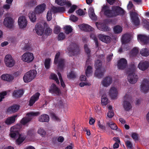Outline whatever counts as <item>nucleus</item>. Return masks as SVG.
<instances>
[{
  "label": "nucleus",
  "mask_w": 149,
  "mask_h": 149,
  "mask_svg": "<svg viewBox=\"0 0 149 149\" xmlns=\"http://www.w3.org/2000/svg\"><path fill=\"white\" fill-rule=\"evenodd\" d=\"M139 52V49L137 47L134 48L130 53V56H132L136 55Z\"/></svg>",
  "instance_id": "obj_46"
},
{
  "label": "nucleus",
  "mask_w": 149,
  "mask_h": 149,
  "mask_svg": "<svg viewBox=\"0 0 149 149\" xmlns=\"http://www.w3.org/2000/svg\"><path fill=\"white\" fill-rule=\"evenodd\" d=\"M49 92L52 94L58 95L60 93V91L56 85L52 84L50 86L49 89Z\"/></svg>",
  "instance_id": "obj_18"
},
{
  "label": "nucleus",
  "mask_w": 149,
  "mask_h": 149,
  "mask_svg": "<svg viewBox=\"0 0 149 149\" xmlns=\"http://www.w3.org/2000/svg\"><path fill=\"white\" fill-rule=\"evenodd\" d=\"M77 6L75 5L72 6L69 9L68 11V13H72L75 10Z\"/></svg>",
  "instance_id": "obj_64"
},
{
  "label": "nucleus",
  "mask_w": 149,
  "mask_h": 149,
  "mask_svg": "<svg viewBox=\"0 0 149 149\" xmlns=\"http://www.w3.org/2000/svg\"><path fill=\"white\" fill-rule=\"evenodd\" d=\"M135 11L134 10V11H130V15L132 22L137 26L139 24V22L137 16V14Z\"/></svg>",
  "instance_id": "obj_14"
},
{
  "label": "nucleus",
  "mask_w": 149,
  "mask_h": 149,
  "mask_svg": "<svg viewBox=\"0 0 149 149\" xmlns=\"http://www.w3.org/2000/svg\"><path fill=\"white\" fill-rule=\"evenodd\" d=\"M96 25L98 29L102 31H107L109 29L104 23L97 22L96 23Z\"/></svg>",
  "instance_id": "obj_25"
},
{
  "label": "nucleus",
  "mask_w": 149,
  "mask_h": 149,
  "mask_svg": "<svg viewBox=\"0 0 149 149\" xmlns=\"http://www.w3.org/2000/svg\"><path fill=\"white\" fill-rule=\"evenodd\" d=\"M140 52L141 55L143 56H147L149 55V50L146 48L142 49L141 50Z\"/></svg>",
  "instance_id": "obj_44"
},
{
  "label": "nucleus",
  "mask_w": 149,
  "mask_h": 149,
  "mask_svg": "<svg viewBox=\"0 0 149 149\" xmlns=\"http://www.w3.org/2000/svg\"><path fill=\"white\" fill-rule=\"evenodd\" d=\"M38 120L42 122H48L49 120V116L46 114H43L40 116L38 118Z\"/></svg>",
  "instance_id": "obj_34"
},
{
  "label": "nucleus",
  "mask_w": 149,
  "mask_h": 149,
  "mask_svg": "<svg viewBox=\"0 0 149 149\" xmlns=\"http://www.w3.org/2000/svg\"><path fill=\"white\" fill-rule=\"evenodd\" d=\"M91 38L92 39H93L94 40V41L95 42L96 46L98 47V44L97 42V39L95 37V35L93 34H92L91 35Z\"/></svg>",
  "instance_id": "obj_54"
},
{
  "label": "nucleus",
  "mask_w": 149,
  "mask_h": 149,
  "mask_svg": "<svg viewBox=\"0 0 149 149\" xmlns=\"http://www.w3.org/2000/svg\"><path fill=\"white\" fill-rule=\"evenodd\" d=\"M70 19L73 22H75L77 20L78 18L74 15H71L70 17Z\"/></svg>",
  "instance_id": "obj_61"
},
{
  "label": "nucleus",
  "mask_w": 149,
  "mask_h": 149,
  "mask_svg": "<svg viewBox=\"0 0 149 149\" xmlns=\"http://www.w3.org/2000/svg\"><path fill=\"white\" fill-rule=\"evenodd\" d=\"M98 37L100 40L107 43H109L111 40L110 37L108 36L100 34L98 35Z\"/></svg>",
  "instance_id": "obj_27"
},
{
  "label": "nucleus",
  "mask_w": 149,
  "mask_h": 149,
  "mask_svg": "<svg viewBox=\"0 0 149 149\" xmlns=\"http://www.w3.org/2000/svg\"><path fill=\"white\" fill-rule=\"evenodd\" d=\"M34 58L33 54L29 52L24 53L21 57V60L22 61L28 63L32 62Z\"/></svg>",
  "instance_id": "obj_6"
},
{
  "label": "nucleus",
  "mask_w": 149,
  "mask_h": 149,
  "mask_svg": "<svg viewBox=\"0 0 149 149\" xmlns=\"http://www.w3.org/2000/svg\"><path fill=\"white\" fill-rule=\"evenodd\" d=\"M46 8V4L45 3H42L37 6L35 8V11L37 14H40L43 13Z\"/></svg>",
  "instance_id": "obj_20"
},
{
  "label": "nucleus",
  "mask_w": 149,
  "mask_h": 149,
  "mask_svg": "<svg viewBox=\"0 0 149 149\" xmlns=\"http://www.w3.org/2000/svg\"><path fill=\"white\" fill-rule=\"evenodd\" d=\"M130 36L129 34H126L123 35L121 38V41L123 43V46L124 47L125 45L123 44L128 42L130 40ZM126 45H125V47H126Z\"/></svg>",
  "instance_id": "obj_31"
},
{
  "label": "nucleus",
  "mask_w": 149,
  "mask_h": 149,
  "mask_svg": "<svg viewBox=\"0 0 149 149\" xmlns=\"http://www.w3.org/2000/svg\"><path fill=\"white\" fill-rule=\"evenodd\" d=\"M4 62L6 66L8 68H12L15 64V61L12 56L9 54L6 55L4 59Z\"/></svg>",
  "instance_id": "obj_7"
},
{
  "label": "nucleus",
  "mask_w": 149,
  "mask_h": 149,
  "mask_svg": "<svg viewBox=\"0 0 149 149\" xmlns=\"http://www.w3.org/2000/svg\"><path fill=\"white\" fill-rule=\"evenodd\" d=\"M40 95V94L39 93H37L32 96L29 100V105L30 106H32L38 100Z\"/></svg>",
  "instance_id": "obj_24"
},
{
  "label": "nucleus",
  "mask_w": 149,
  "mask_h": 149,
  "mask_svg": "<svg viewBox=\"0 0 149 149\" xmlns=\"http://www.w3.org/2000/svg\"><path fill=\"white\" fill-rule=\"evenodd\" d=\"M118 93V90L116 86H112L110 87L109 92V95L111 99L113 100L117 99Z\"/></svg>",
  "instance_id": "obj_10"
},
{
  "label": "nucleus",
  "mask_w": 149,
  "mask_h": 149,
  "mask_svg": "<svg viewBox=\"0 0 149 149\" xmlns=\"http://www.w3.org/2000/svg\"><path fill=\"white\" fill-rule=\"evenodd\" d=\"M35 30L36 33L39 36H42L44 33V29L40 23H38L36 25Z\"/></svg>",
  "instance_id": "obj_23"
},
{
  "label": "nucleus",
  "mask_w": 149,
  "mask_h": 149,
  "mask_svg": "<svg viewBox=\"0 0 149 149\" xmlns=\"http://www.w3.org/2000/svg\"><path fill=\"white\" fill-rule=\"evenodd\" d=\"M107 125H108L113 130H117V131L121 132V130L119 129H118V127L115 123L113 122H110L107 123Z\"/></svg>",
  "instance_id": "obj_40"
},
{
  "label": "nucleus",
  "mask_w": 149,
  "mask_h": 149,
  "mask_svg": "<svg viewBox=\"0 0 149 149\" xmlns=\"http://www.w3.org/2000/svg\"><path fill=\"white\" fill-rule=\"evenodd\" d=\"M17 115H15L7 118L5 121V123L7 125H11L15 121Z\"/></svg>",
  "instance_id": "obj_28"
},
{
  "label": "nucleus",
  "mask_w": 149,
  "mask_h": 149,
  "mask_svg": "<svg viewBox=\"0 0 149 149\" xmlns=\"http://www.w3.org/2000/svg\"><path fill=\"white\" fill-rule=\"evenodd\" d=\"M28 41H26V45L24 47V49L25 50H31L32 48L31 44L30 43H27Z\"/></svg>",
  "instance_id": "obj_47"
},
{
  "label": "nucleus",
  "mask_w": 149,
  "mask_h": 149,
  "mask_svg": "<svg viewBox=\"0 0 149 149\" xmlns=\"http://www.w3.org/2000/svg\"><path fill=\"white\" fill-rule=\"evenodd\" d=\"M39 114L38 112H31L26 114L27 117L23 118L20 121L22 124H17L11 127L10 130V136L12 138H14L16 134L22 127V125H25L30 121L33 116H37Z\"/></svg>",
  "instance_id": "obj_1"
},
{
  "label": "nucleus",
  "mask_w": 149,
  "mask_h": 149,
  "mask_svg": "<svg viewBox=\"0 0 149 149\" xmlns=\"http://www.w3.org/2000/svg\"><path fill=\"white\" fill-rule=\"evenodd\" d=\"M127 64V62L126 59L122 58L118 61L117 65L119 69H123L126 68Z\"/></svg>",
  "instance_id": "obj_21"
},
{
  "label": "nucleus",
  "mask_w": 149,
  "mask_h": 149,
  "mask_svg": "<svg viewBox=\"0 0 149 149\" xmlns=\"http://www.w3.org/2000/svg\"><path fill=\"white\" fill-rule=\"evenodd\" d=\"M18 24L20 29H26L28 24L26 17L23 16L19 17L18 19Z\"/></svg>",
  "instance_id": "obj_9"
},
{
  "label": "nucleus",
  "mask_w": 149,
  "mask_h": 149,
  "mask_svg": "<svg viewBox=\"0 0 149 149\" xmlns=\"http://www.w3.org/2000/svg\"><path fill=\"white\" fill-rule=\"evenodd\" d=\"M67 76L68 79H72L75 77L76 75L73 71L68 70L67 72Z\"/></svg>",
  "instance_id": "obj_43"
},
{
  "label": "nucleus",
  "mask_w": 149,
  "mask_h": 149,
  "mask_svg": "<svg viewBox=\"0 0 149 149\" xmlns=\"http://www.w3.org/2000/svg\"><path fill=\"white\" fill-rule=\"evenodd\" d=\"M132 137L135 140H137L138 139V135L136 133H133L131 135Z\"/></svg>",
  "instance_id": "obj_62"
},
{
  "label": "nucleus",
  "mask_w": 149,
  "mask_h": 149,
  "mask_svg": "<svg viewBox=\"0 0 149 149\" xmlns=\"http://www.w3.org/2000/svg\"><path fill=\"white\" fill-rule=\"evenodd\" d=\"M37 133L42 137H44L46 134V132L44 129L42 127L39 128L37 132Z\"/></svg>",
  "instance_id": "obj_41"
},
{
  "label": "nucleus",
  "mask_w": 149,
  "mask_h": 149,
  "mask_svg": "<svg viewBox=\"0 0 149 149\" xmlns=\"http://www.w3.org/2000/svg\"><path fill=\"white\" fill-rule=\"evenodd\" d=\"M60 28L58 26H55L54 31V33L56 34H58L60 31Z\"/></svg>",
  "instance_id": "obj_58"
},
{
  "label": "nucleus",
  "mask_w": 149,
  "mask_h": 149,
  "mask_svg": "<svg viewBox=\"0 0 149 149\" xmlns=\"http://www.w3.org/2000/svg\"><path fill=\"white\" fill-rule=\"evenodd\" d=\"M79 26L81 30L85 31H93L94 29L91 26L86 24H82L79 25Z\"/></svg>",
  "instance_id": "obj_33"
},
{
  "label": "nucleus",
  "mask_w": 149,
  "mask_h": 149,
  "mask_svg": "<svg viewBox=\"0 0 149 149\" xmlns=\"http://www.w3.org/2000/svg\"><path fill=\"white\" fill-rule=\"evenodd\" d=\"M122 27L119 25L116 26L113 28V31L115 33H120L122 32Z\"/></svg>",
  "instance_id": "obj_42"
},
{
  "label": "nucleus",
  "mask_w": 149,
  "mask_h": 149,
  "mask_svg": "<svg viewBox=\"0 0 149 149\" xmlns=\"http://www.w3.org/2000/svg\"><path fill=\"white\" fill-rule=\"evenodd\" d=\"M130 98V96L127 94H126L124 98V101L123 102V107L126 111H129L132 108V106L130 103L128 101Z\"/></svg>",
  "instance_id": "obj_12"
},
{
  "label": "nucleus",
  "mask_w": 149,
  "mask_h": 149,
  "mask_svg": "<svg viewBox=\"0 0 149 149\" xmlns=\"http://www.w3.org/2000/svg\"><path fill=\"white\" fill-rule=\"evenodd\" d=\"M138 41L142 45L146 44L149 41V38L145 35H139L138 36Z\"/></svg>",
  "instance_id": "obj_19"
},
{
  "label": "nucleus",
  "mask_w": 149,
  "mask_h": 149,
  "mask_svg": "<svg viewBox=\"0 0 149 149\" xmlns=\"http://www.w3.org/2000/svg\"><path fill=\"white\" fill-rule=\"evenodd\" d=\"M60 53L59 52H58L55 55L54 64L57 65L58 69L61 70H62L64 67V60L60 57Z\"/></svg>",
  "instance_id": "obj_5"
},
{
  "label": "nucleus",
  "mask_w": 149,
  "mask_h": 149,
  "mask_svg": "<svg viewBox=\"0 0 149 149\" xmlns=\"http://www.w3.org/2000/svg\"><path fill=\"white\" fill-rule=\"evenodd\" d=\"M52 10L55 13L63 12L65 11V8L64 7H54Z\"/></svg>",
  "instance_id": "obj_38"
},
{
  "label": "nucleus",
  "mask_w": 149,
  "mask_h": 149,
  "mask_svg": "<svg viewBox=\"0 0 149 149\" xmlns=\"http://www.w3.org/2000/svg\"><path fill=\"white\" fill-rule=\"evenodd\" d=\"M52 31V29L49 27L46 28L45 31V34L47 35L51 34Z\"/></svg>",
  "instance_id": "obj_57"
},
{
  "label": "nucleus",
  "mask_w": 149,
  "mask_h": 149,
  "mask_svg": "<svg viewBox=\"0 0 149 149\" xmlns=\"http://www.w3.org/2000/svg\"><path fill=\"white\" fill-rule=\"evenodd\" d=\"M65 37V35L62 33H60L58 35V39L59 40H63Z\"/></svg>",
  "instance_id": "obj_55"
},
{
  "label": "nucleus",
  "mask_w": 149,
  "mask_h": 149,
  "mask_svg": "<svg viewBox=\"0 0 149 149\" xmlns=\"http://www.w3.org/2000/svg\"><path fill=\"white\" fill-rule=\"evenodd\" d=\"M34 132L32 130H29L27 132V135L29 137H33V136Z\"/></svg>",
  "instance_id": "obj_63"
},
{
  "label": "nucleus",
  "mask_w": 149,
  "mask_h": 149,
  "mask_svg": "<svg viewBox=\"0 0 149 149\" xmlns=\"http://www.w3.org/2000/svg\"><path fill=\"white\" fill-rule=\"evenodd\" d=\"M111 9L112 10H110L108 6L104 5L102 7L100 13H103L106 16L109 17L122 15L124 13V10L119 6H113Z\"/></svg>",
  "instance_id": "obj_2"
},
{
  "label": "nucleus",
  "mask_w": 149,
  "mask_h": 149,
  "mask_svg": "<svg viewBox=\"0 0 149 149\" xmlns=\"http://www.w3.org/2000/svg\"><path fill=\"white\" fill-rule=\"evenodd\" d=\"M7 94V92L6 91L0 93V102L2 101V99L4 98Z\"/></svg>",
  "instance_id": "obj_56"
},
{
  "label": "nucleus",
  "mask_w": 149,
  "mask_h": 149,
  "mask_svg": "<svg viewBox=\"0 0 149 149\" xmlns=\"http://www.w3.org/2000/svg\"><path fill=\"white\" fill-rule=\"evenodd\" d=\"M76 13L77 14L80 16L84 15H85V13L84 11L81 9H79L76 11Z\"/></svg>",
  "instance_id": "obj_60"
},
{
  "label": "nucleus",
  "mask_w": 149,
  "mask_h": 149,
  "mask_svg": "<svg viewBox=\"0 0 149 149\" xmlns=\"http://www.w3.org/2000/svg\"><path fill=\"white\" fill-rule=\"evenodd\" d=\"M143 22L144 27L147 29L149 30V22L146 19H143Z\"/></svg>",
  "instance_id": "obj_51"
},
{
  "label": "nucleus",
  "mask_w": 149,
  "mask_h": 149,
  "mask_svg": "<svg viewBox=\"0 0 149 149\" xmlns=\"http://www.w3.org/2000/svg\"><path fill=\"white\" fill-rule=\"evenodd\" d=\"M138 68L141 70L145 71L149 69V60L148 61H141L139 64Z\"/></svg>",
  "instance_id": "obj_15"
},
{
  "label": "nucleus",
  "mask_w": 149,
  "mask_h": 149,
  "mask_svg": "<svg viewBox=\"0 0 149 149\" xmlns=\"http://www.w3.org/2000/svg\"><path fill=\"white\" fill-rule=\"evenodd\" d=\"M14 20L10 17H6L3 21V24L10 29H12L14 27Z\"/></svg>",
  "instance_id": "obj_11"
},
{
  "label": "nucleus",
  "mask_w": 149,
  "mask_h": 149,
  "mask_svg": "<svg viewBox=\"0 0 149 149\" xmlns=\"http://www.w3.org/2000/svg\"><path fill=\"white\" fill-rule=\"evenodd\" d=\"M28 17L30 21L34 22L36 21V17L35 13L33 11H30L28 14Z\"/></svg>",
  "instance_id": "obj_35"
},
{
  "label": "nucleus",
  "mask_w": 149,
  "mask_h": 149,
  "mask_svg": "<svg viewBox=\"0 0 149 149\" xmlns=\"http://www.w3.org/2000/svg\"><path fill=\"white\" fill-rule=\"evenodd\" d=\"M37 71L36 70H30L26 73L23 77V79L25 83H28L34 79L37 75Z\"/></svg>",
  "instance_id": "obj_4"
},
{
  "label": "nucleus",
  "mask_w": 149,
  "mask_h": 149,
  "mask_svg": "<svg viewBox=\"0 0 149 149\" xmlns=\"http://www.w3.org/2000/svg\"><path fill=\"white\" fill-rule=\"evenodd\" d=\"M88 13L90 18L92 20H95L97 19V17L95 15L94 10L92 7H90L88 9Z\"/></svg>",
  "instance_id": "obj_30"
},
{
  "label": "nucleus",
  "mask_w": 149,
  "mask_h": 149,
  "mask_svg": "<svg viewBox=\"0 0 149 149\" xmlns=\"http://www.w3.org/2000/svg\"><path fill=\"white\" fill-rule=\"evenodd\" d=\"M19 106L17 105H13L7 109L6 112L8 114L15 113L19 110Z\"/></svg>",
  "instance_id": "obj_26"
},
{
  "label": "nucleus",
  "mask_w": 149,
  "mask_h": 149,
  "mask_svg": "<svg viewBox=\"0 0 149 149\" xmlns=\"http://www.w3.org/2000/svg\"><path fill=\"white\" fill-rule=\"evenodd\" d=\"M58 74L59 77V79L60 81L61 86L63 88H64L65 86V85L62 79V78L61 74L59 72H58Z\"/></svg>",
  "instance_id": "obj_50"
},
{
  "label": "nucleus",
  "mask_w": 149,
  "mask_h": 149,
  "mask_svg": "<svg viewBox=\"0 0 149 149\" xmlns=\"http://www.w3.org/2000/svg\"><path fill=\"white\" fill-rule=\"evenodd\" d=\"M93 72L92 68L91 66H88L86 68L85 73L87 77H89L91 76Z\"/></svg>",
  "instance_id": "obj_37"
},
{
  "label": "nucleus",
  "mask_w": 149,
  "mask_h": 149,
  "mask_svg": "<svg viewBox=\"0 0 149 149\" xmlns=\"http://www.w3.org/2000/svg\"><path fill=\"white\" fill-rule=\"evenodd\" d=\"M67 52L68 53V55L71 56H75L79 53V49L78 47H76L74 49H68Z\"/></svg>",
  "instance_id": "obj_29"
},
{
  "label": "nucleus",
  "mask_w": 149,
  "mask_h": 149,
  "mask_svg": "<svg viewBox=\"0 0 149 149\" xmlns=\"http://www.w3.org/2000/svg\"><path fill=\"white\" fill-rule=\"evenodd\" d=\"M23 93V91L22 90H15L13 93V95L14 97L19 98L21 97Z\"/></svg>",
  "instance_id": "obj_36"
},
{
  "label": "nucleus",
  "mask_w": 149,
  "mask_h": 149,
  "mask_svg": "<svg viewBox=\"0 0 149 149\" xmlns=\"http://www.w3.org/2000/svg\"><path fill=\"white\" fill-rule=\"evenodd\" d=\"M55 2L58 5H66L67 7H69L71 6L70 2L68 1H67L65 0H55Z\"/></svg>",
  "instance_id": "obj_32"
},
{
  "label": "nucleus",
  "mask_w": 149,
  "mask_h": 149,
  "mask_svg": "<svg viewBox=\"0 0 149 149\" xmlns=\"http://www.w3.org/2000/svg\"><path fill=\"white\" fill-rule=\"evenodd\" d=\"M132 70L128 72L129 75L128 76V80L129 82L131 84H134L136 83L138 79V76L135 74L133 70L135 68V67L133 65L132 68Z\"/></svg>",
  "instance_id": "obj_8"
},
{
  "label": "nucleus",
  "mask_w": 149,
  "mask_h": 149,
  "mask_svg": "<svg viewBox=\"0 0 149 149\" xmlns=\"http://www.w3.org/2000/svg\"><path fill=\"white\" fill-rule=\"evenodd\" d=\"M26 138V136L24 133H18L17 135V139L16 140V144L19 145L22 143Z\"/></svg>",
  "instance_id": "obj_16"
},
{
  "label": "nucleus",
  "mask_w": 149,
  "mask_h": 149,
  "mask_svg": "<svg viewBox=\"0 0 149 149\" xmlns=\"http://www.w3.org/2000/svg\"><path fill=\"white\" fill-rule=\"evenodd\" d=\"M47 21H50L52 19V13L51 10L48 11L47 14Z\"/></svg>",
  "instance_id": "obj_52"
},
{
  "label": "nucleus",
  "mask_w": 149,
  "mask_h": 149,
  "mask_svg": "<svg viewBox=\"0 0 149 149\" xmlns=\"http://www.w3.org/2000/svg\"><path fill=\"white\" fill-rule=\"evenodd\" d=\"M84 48L86 53L87 54L88 56H89L90 55V51L87 45L86 44L85 45Z\"/></svg>",
  "instance_id": "obj_59"
},
{
  "label": "nucleus",
  "mask_w": 149,
  "mask_h": 149,
  "mask_svg": "<svg viewBox=\"0 0 149 149\" xmlns=\"http://www.w3.org/2000/svg\"><path fill=\"white\" fill-rule=\"evenodd\" d=\"M102 63L100 60H97L95 62V66L96 69L95 74L97 77L100 78L104 74L105 70L102 68Z\"/></svg>",
  "instance_id": "obj_3"
},
{
  "label": "nucleus",
  "mask_w": 149,
  "mask_h": 149,
  "mask_svg": "<svg viewBox=\"0 0 149 149\" xmlns=\"http://www.w3.org/2000/svg\"><path fill=\"white\" fill-rule=\"evenodd\" d=\"M50 78L53 80H54L56 83H57V84H59V82L57 78V77L56 75L55 74H51L50 76Z\"/></svg>",
  "instance_id": "obj_49"
},
{
  "label": "nucleus",
  "mask_w": 149,
  "mask_h": 149,
  "mask_svg": "<svg viewBox=\"0 0 149 149\" xmlns=\"http://www.w3.org/2000/svg\"><path fill=\"white\" fill-rule=\"evenodd\" d=\"M64 29L65 33L68 34L72 32V28L70 26H66L64 27Z\"/></svg>",
  "instance_id": "obj_48"
},
{
  "label": "nucleus",
  "mask_w": 149,
  "mask_h": 149,
  "mask_svg": "<svg viewBox=\"0 0 149 149\" xmlns=\"http://www.w3.org/2000/svg\"><path fill=\"white\" fill-rule=\"evenodd\" d=\"M1 78L3 80L10 82L13 80L14 77L10 74H4L1 75Z\"/></svg>",
  "instance_id": "obj_22"
},
{
  "label": "nucleus",
  "mask_w": 149,
  "mask_h": 149,
  "mask_svg": "<svg viewBox=\"0 0 149 149\" xmlns=\"http://www.w3.org/2000/svg\"><path fill=\"white\" fill-rule=\"evenodd\" d=\"M97 125L100 129L103 130L105 129V126L104 123H102L100 121H99L98 122Z\"/></svg>",
  "instance_id": "obj_53"
},
{
  "label": "nucleus",
  "mask_w": 149,
  "mask_h": 149,
  "mask_svg": "<svg viewBox=\"0 0 149 149\" xmlns=\"http://www.w3.org/2000/svg\"><path fill=\"white\" fill-rule=\"evenodd\" d=\"M112 82V77L110 76H108L105 77L102 80L101 84L104 87H107L111 85Z\"/></svg>",
  "instance_id": "obj_17"
},
{
  "label": "nucleus",
  "mask_w": 149,
  "mask_h": 149,
  "mask_svg": "<svg viewBox=\"0 0 149 149\" xmlns=\"http://www.w3.org/2000/svg\"><path fill=\"white\" fill-rule=\"evenodd\" d=\"M101 104L103 106H106L109 102V101L107 97L103 96L101 100Z\"/></svg>",
  "instance_id": "obj_45"
},
{
  "label": "nucleus",
  "mask_w": 149,
  "mask_h": 149,
  "mask_svg": "<svg viewBox=\"0 0 149 149\" xmlns=\"http://www.w3.org/2000/svg\"><path fill=\"white\" fill-rule=\"evenodd\" d=\"M141 92L144 93H148L149 91V82L147 80H143L140 86Z\"/></svg>",
  "instance_id": "obj_13"
},
{
  "label": "nucleus",
  "mask_w": 149,
  "mask_h": 149,
  "mask_svg": "<svg viewBox=\"0 0 149 149\" xmlns=\"http://www.w3.org/2000/svg\"><path fill=\"white\" fill-rule=\"evenodd\" d=\"M52 62L51 59L49 58H46L45 61L44 65L45 68L47 69H49L51 65Z\"/></svg>",
  "instance_id": "obj_39"
}]
</instances>
